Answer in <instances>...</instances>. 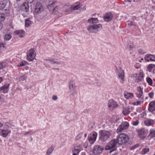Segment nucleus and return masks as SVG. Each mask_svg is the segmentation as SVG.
Instances as JSON below:
<instances>
[{
    "label": "nucleus",
    "mask_w": 155,
    "mask_h": 155,
    "mask_svg": "<svg viewBox=\"0 0 155 155\" xmlns=\"http://www.w3.org/2000/svg\"><path fill=\"white\" fill-rule=\"evenodd\" d=\"M62 6L57 2L55 1L48 6L47 8L49 11H51V14L58 17L62 16Z\"/></svg>",
    "instance_id": "1"
},
{
    "label": "nucleus",
    "mask_w": 155,
    "mask_h": 155,
    "mask_svg": "<svg viewBox=\"0 0 155 155\" xmlns=\"http://www.w3.org/2000/svg\"><path fill=\"white\" fill-rule=\"evenodd\" d=\"M116 139L117 140L118 144L120 145H123L127 143L129 140V137L126 134L121 133L117 136Z\"/></svg>",
    "instance_id": "2"
},
{
    "label": "nucleus",
    "mask_w": 155,
    "mask_h": 155,
    "mask_svg": "<svg viewBox=\"0 0 155 155\" xmlns=\"http://www.w3.org/2000/svg\"><path fill=\"white\" fill-rule=\"evenodd\" d=\"M99 138L103 142H105L108 140L111 135V133L109 131L101 130L99 132Z\"/></svg>",
    "instance_id": "3"
},
{
    "label": "nucleus",
    "mask_w": 155,
    "mask_h": 155,
    "mask_svg": "<svg viewBox=\"0 0 155 155\" xmlns=\"http://www.w3.org/2000/svg\"><path fill=\"white\" fill-rule=\"evenodd\" d=\"M102 28V25L101 24H94L88 27V30L90 32L97 33Z\"/></svg>",
    "instance_id": "4"
},
{
    "label": "nucleus",
    "mask_w": 155,
    "mask_h": 155,
    "mask_svg": "<svg viewBox=\"0 0 155 155\" xmlns=\"http://www.w3.org/2000/svg\"><path fill=\"white\" fill-rule=\"evenodd\" d=\"M118 144L117 140L115 139H113L110 141L106 145L105 147L106 150H109L114 148Z\"/></svg>",
    "instance_id": "5"
},
{
    "label": "nucleus",
    "mask_w": 155,
    "mask_h": 155,
    "mask_svg": "<svg viewBox=\"0 0 155 155\" xmlns=\"http://www.w3.org/2000/svg\"><path fill=\"white\" fill-rule=\"evenodd\" d=\"M44 8L42 4L39 2L36 3L35 7V12L36 14H39L43 12Z\"/></svg>",
    "instance_id": "6"
},
{
    "label": "nucleus",
    "mask_w": 155,
    "mask_h": 155,
    "mask_svg": "<svg viewBox=\"0 0 155 155\" xmlns=\"http://www.w3.org/2000/svg\"><path fill=\"white\" fill-rule=\"evenodd\" d=\"M129 126V124L128 122H123L118 127L117 130V133H120L123 130L127 129Z\"/></svg>",
    "instance_id": "7"
},
{
    "label": "nucleus",
    "mask_w": 155,
    "mask_h": 155,
    "mask_svg": "<svg viewBox=\"0 0 155 155\" xmlns=\"http://www.w3.org/2000/svg\"><path fill=\"white\" fill-rule=\"evenodd\" d=\"M76 85L75 81L73 80L70 81L69 83V89L71 95H74L75 94Z\"/></svg>",
    "instance_id": "8"
},
{
    "label": "nucleus",
    "mask_w": 155,
    "mask_h": 155,
    "mask_svg": "<svg viewBox=\"0 0 155 155\" xmlns=\"http://www.w3.org/2000/svg\"><path fill=\"white\" fill-rule=\"evenodd\" d=\"M97 135V133L95 132H92L90 134L89 138H88V139L91 144H93L96 141Z\"/></svg>",
    "instance_id": "9"
},
{
    "label": "nucleus",
    "mask_w": 155,
    "mask_h": 155,
    "mask_svg": "<svg viewBox=\"0 0 155 155\" xmlns=\"http://www.w3.org/2000/svg\"><path fill=\"white\" fill-rule=\"evenodd\" d=\"M35 50L34 49H30L29 51L28 54L27 56V59L29 61H32L35 58L36 54L34 53Z\"/></svg>",
    "instance_id": "10"
},
{
    "label": "nucleus",
    "mask_w": 155,
    "mask_h": 155,
    "mask_svg": "<svg viewBox=\"0 0 155 155\" xmlns=\"http://www.w3.org/2000/svg\"><path fill=\"white\" fill-rule=\"evenodd\" d=\"M117 75L122 80H124V71L120 67L117 69L116 71Z\"/></svg>",
    "instance_id": "11"
},
{
    "label": "nucleus",
    "mask_w": 155,
    "mask_h": 155,
    "mask_svg": "<svg viewBox=\"0 0 155 155\" xmlns=\"http://www.w3.org/2000/svg\"><path fill=\"white\" fill-rule=\"evenodd\" d=\"M104 149L103 147L99 145H97L94 146L93 150V152L95 154H97L101 153Z\"/></svg>",
    "instance_id": "12"
},
{
    "label": "nucleus",
    "mask_w": 155,
    "mask_h": 155,
    "mask_svg": "<svg viewBox=\"0 0 155 155\" xmlns=\"http://www.w3.org/2000/svg\"><path fill=\"white\" fill-rule=\"evenodd\" d=\"M137 92L136 93V96L137 97L139 98L140 99H144V97L143 95V89L140 86L137 87Z\"/></svg>",
    "instance_id": "13"
},
{
    "label": "nucleus",
    "mask_w": 155,
    "mask_h": 155,
    "mask_svg": "<svg viewBox=\"0 0 155 155\" xmlns=\"http://www.w3.org/2000/svg\"><path fill=\"white\" fill-rule=\"evenodd\" d=\"M9 84H6L0 87V93L5 94L8 93V87L9 86Z\"/></svg>",
    "instance_id": "14"
},
{
    "label": "nucleus",
    "mask_w": 155,
    "mask_h": 155,
    "mask_svg": "<svg viewBox=\"0 0 155 155\" xmlns=\"http://www.w3.org/2000/svg\"><path fill=\"white\" fill-rule=\"evenodd\" d=\"M113 15L111 13H106L103 17L104 20L106 22H109L111 21L112 19Z\"/></svg>",
    "instance_id": "15"
},
{
    "label": "nucleus",
    "mask_w": 155,
    "mask_h": 155,
    "mask_svg": "<svg viewBox=\"0 0 155 155\" xmlns=\"http://www.w3.org/2000/svg\"><path fill=\"white\" fill-rule=\"evenodd\" d=\"M108 107L110 109L115 108L117 106V104L114 100H110L108 103Z\"/></svg>",
    "instance_id": "16"
},
{
    "label": "nucleus",
    "mask_w": 155,
    "mask_h": 155,
    "mask_svg": "<svg viewBox=\"0 0 155 155\" xmlns=\"http://www.w3.org/2000/svg\"><path fill=\"white\" fill-rule=\"evenodd\" d=\"M148 110L150 112H152L155 110V101L150 102L149 104Z\"/></svg>",
    "instance_id": "17"
},
{
    "label": "nucleus",
    "mask_w": 155,
    "mask_h": 155,
    "mask_svg": "<svg viewBox=\"0 0 155 155\" xmlns=\"http://www.w3.org/2000/svg\"><path fill=\"white\" fill-rule=\"evenodd\" d=\"M135 75V77H137L135 80V82H136L140 81L143 78V74L142 72H140L139 74H136Z\"/></svg>",
    "instance_id": "18"
},
{
    "label": "nucleus",
    "mask_w": 155,
    "mask_h": 155,
    "mask_svg": "<svg viewBox=\"0 0 155 155\" xmlns=\"http://www.w3.org/2000/svg\"><path fill=\"white\" fill-rule=\"evenodd\" d=\"M145 59L147 61H155V57L153 55L151 54H147L145 57Z\"/></svg>",
    "instance_id": "19"
},
{
    "label": "nucleus",
    "mask_w": 155,
    "mask_h": 155,
    "mask_svg": "<svg viewBox=\"0 0 155 155\" xmlns=\"http://www.w3.org/2000/svg\"><path fill=\"white\" fill-rule=\"evenodd\" d=\"M99 21V20L97 18H91L88 20V22L91 24H96Z\"/></svg>",
    "instance_id": "20"
},
{
    "label": "nucleus",
    "mask_w": 155,
    "mask_h": 155,
    "mask_svg": "<svg viewBox=\"0 0 155 155\" xmlns=\"http://www.w3.org/2000/svg\"><path fill=\"white\" fill-rule=\"evenodd\" d=\"M16 35L20 38H23L25 36V31L22 30H16L15 31Z\"/></svg>",
    "instance_id": "21"
},
{
    "label": "nucleus",
    "mask_w": 155,
    "mask_h": 155,
    "mask_svg": "<svg viewBox=\"0 0 155 155\" xmlns=\"http://www.w3.org/2000/svg\"><path fill=\"white\" fill-rule=\"evenodd\" d=\"M74 150L73 152L77 153L78 154L81 151V146L79 144H74Z\"/></svg>",
    "instance_id": "22"
},
{
    "label": "nucleus",
    "mask_w": 155,
    "mask_h": 155,
    "mask_svg": "<svg viewBox=\"0 0 155 155\" xmlns=\"http://www.w3.org/2000/svg\"><path fill=\"white\" fill-rule=\"evenodd\" d=\"M1 134L2 137H6L8 134L10 133L11 132V130H1Z\"/></svg>",
    "instance_id": "23"
},
{
    "label": "nucleus",
    "mask_w": 155,
    "mask_h": 155,
    "mask_svg": "<svg viewBox=\"0 0 155 155\" xmlns=\"http://www.w3.org/2000/svg\"><path fill=\"white\" fill-rule=\"evenodd\" d=\"M22 10L24 12H27L29 9V7L27 3L24 2L21 6Z\"/></svg>",
    "instance_id": "24"
},
{
    "label": "nucleus",
    "mask_w": 155,
    "mask_h": 155,
    "mask_svg": "<svg viewBox=\"0 0 155 155\" xmlns=\"http://www.w3.org/2000/svg\"><path fill=\"white\" fill-rule=\"evenodd\" d=\"M144 123L146 126H150L154 124V121L153 120L148 119L145 120Z\"/></svg>",
    "instance_id": "25"
},
{
    "label": "nucleus",
    "mask_w": 155,
    "mask_h": 155,
    "mask_svg": "<svg viewBox=\"0 0 155 155\" xmlns=\"http://www.w3.org/2000/svg\"><path fill=\"white\" fill-rule=\"evenodd\" d=\"M130 112L129 109L127 107H124L123 109L122 113L125 115H126L129 114Z\"/></svg>",
    "instance_id": "26"
},
{
    "label": "nucleus",
    "mask_w": 155,
    "mask_h": 155,
    "mask_svg": "<svg viewBox=\"0 0 155 155\" xmlns=\"http://www.w3.org/2000/svg\"><path fill=\"white\" fill-rule=\"evenodd\" d=\"M155 68V65L153 64H150L148 65L147 67V69L149 72H153V69Z\"/></svg>",
    "instance_id": "27"
},
{
    "label": "nucleus",
    "mask_w": 155,
    "mask_h": 155,
    "mask_svg": "<svg viewBox=\"0 0 155 155\" xmlns=\"http://www.w3.org/2000/svg\"><path fill=\"white\" fill-rule=\"evenodd\" d=\"M124 97L127 99L131 98L133 97L134 95L132 94L126 93L124 94Z\"/></svg>",
    "instance_id": "28"
},
{
    "label": "nucleus",
    "mask_w": 155,
    "mask_h": 155,
    "mask_svg": "<svg viewBox=\"0 0 155 155\" xmlns=\"http://www.w3.org/2000/svg\"><path fill=\"white\" fill-rule=\"evenodd\" d=\"M7 63L5 62H0V69H2L6 67Z\"/></svg>",
    "instance_id": "29"
},
{
    "label": "nucleus",
    "mask_w": 155,
    "mask_h": 155,
    "mask_svg": "<svg viewBox=\"0 0 155 155\" xmlns=\"http://www.w3.org/2000/svg\"><path fill=\"white\" fill-rule=\"evenodd\" d=\"M134 47L133 43L132 41H130L128 43L127 48L129 50H132Z\"/></svg>",
    "instance_id": "30"
},
{
    "label": "nucleus",
    "mask_w": 155,
    "mask_h": 155,
    "mask_svg": "<svg viewBox=\"0 0 155 155\" xmlns=\"http://www.w3.org/2000/svg\"><path fill=\"white\" fill-rule=\"evenodd\" d=\"M54 149V148L52 146H51L48 149L46 152V154L48 155L50 154L53 152Z\"/></svg>",
    "instance_id": "31"
},
{
    "label": "nucleus",
    "mask_w": 155,
    "mask_h": 155,
    "mask_svg": "<svg viewBox=\"0 0 155 155\" xmlns=\"http://www.w3.org/2000/svg\"><path fill=\"white\" fill-rule=\"evenodd\" d=\"M149 136L152 138L155 137V130H151L149 134Z\"/></svg>",
    "instance_id": "32"
},
{
    "label": "nucleus",
    "mask_w": 155,
    "mask_h": 155,
    "mask_svg": "<svg viewBox=\"0 0 155 155\" xmlns=\"http://www.w3.org/2000/svg\"><path fill=\"white\" fill-rule=\"evenodd\" d=\"M31 25V21L29 19H26L25 20V26L28 27Z\"/></svg>",
    "instance_id": "33"
},
{
    "label": "nucleus",
    "mask_w": 155,
    "mask_h": 155,
    "mask_svg": "<svg viewBox=\"0 0 155 155\" xmlns=\"http://www.w3.org/2000/svg\"><path fill=\"white\" fill-rule=\"evenodd\" d=\"M12 37V36L10 34H7L5 35L4 37V39L7 41L10 39Z\"/></svg>",
    "instance_id": "34"
},
{
    "label": "nucleus",
    "mask_w": 155,
    "mask_h": 155,
    "mask_svg": "<svg viewBox=\"0 0 155 155\" xmlns=\"http://www.w3.org/2000/svg\"><path fill=\"white\" fill-rule=\"evenodd\" d=\"M147 81L150 85L151 86L153 84V81L152 79L150 77H147L146 78Z\"/></svg>",
    "instance_id": "35"
},
{
    "label": "nucleus",
    "mask_w": 155,
    "mask_h": 155,
    "mask_svg": "<svg viewBox=\"0 0 155 155\" xmlns=\"http://www.w3.org/2000/svg\"><path fill=\"white\" fill-rule=\"evenodd\" d=\"M72 10V5L68 6L66 8V9L65 10V12H71Z\"/></svg>",
    "instance_id": "36"
},
{
    "label": "nucleus",
    "mask_w": 155,
    "mask_h": 155,
    "mask_svg": "<svg viewBox=\"0 0 155 155\" xmlns=\"http://www.w3.org/2000/svg\"><path fill=\"white\" fill-rule=\"evenodd\" d=\"M149 149L148 148H144L142 150L141 153L143 154H145L147 152H149Z\"/></svg>",
    "instance_id": "37"
},
{
    "label": "nucleus",
    "mask_w": 155,
    "mask_h": 155,
    "mask_svg": "<svg viewBox=\"0 0 155 155\" xmlns=\"http://www.w3.org/2000/svg\"><path fill=\"white\" fill-rule=\"evenodd\" d=\"M128 25L131 26H136V23L133 21H128Z\"/></svg>",
    "instance_id": "38"
},
{
    "label": "nucleus",
    "mask_w": 155,
    "mask_h": 155,
    "mask_svg": "<svg viewBox=\"0 0 155 155\" xmlns=\"http://www.w3.org/2000/svg\"><path fill=\"white\" fill-rule=\"evenodd\" d=\"M80 7L79 5H77L75 6L72 5V10H76L79 9Z\"/></svg>",
    "instance_id": "39"
},
{
    "label": "nucleus",
    "mask_w": 155,
    "mask_h": 155,
    "mask_svg": "<svg viewBox=\"0 0 155 155\" xmlns=\"http://www.w3.org/2000/svg\"><path fill=\"white\" fill-rule=\"evenodd\" d=\"M27 76L25 75H23L21 76L19 79V80L20 81H23L25 80Z\"/></svg>",
    "instance_id": "40"
},
{
    "label": "nucleus",
    "mask_w": 155,
    "mask_h": 155,
    "mask_svg": "<svg viewBox=\"0 0 155 155\" xmlns=\"http://www.w3.org/2000/svg\"><path fill=\"white\" fill-rule=\"evenodd\" d=\"M83 135V134L82 133H81L80 134H78L76 137V140H79L81 137Z\"/></svg>",
    "instance_id": "41"
},
{
    "label": "nucleus",
    "mask_w": 155,
    "mask_h": 155,
    "mask_svg": "<svg viewBox=\"0 0 155 155\" xmlns=\"http://www.w3.org/2000/svg\"><path fill=\"white\" fill-rule=\"evenodd\" d=\"M5 19V17L4 14L0 13V21H4Z\"/></svg>",
    "instance_id": "42"
},
{
    "label": "nucleus",
    "mask_w": 155,
    "mask_h": 155,
    "mask_svg": "<svg viewBox=\"0 0 155 155\" xmlns=\"http://www.w3.org/2000/svg\"><path fill=\"white\" fill-rule=\"evenodd\" d=\"M26 62L25 61H22L21 62L20 64L18 65V66H23L26 65Z\"/></svg>",
    "instance_id": "43"
},
{
    "label": "nucleus",
    "mask_w": 155,
    "mask_h": 155,
    "mask_svg": "<svg viewBox=\"0 0 155 155\" xmlns=\"http://www.w3.org/2000/svg\"><path fill=\"white\" fill-rule=\"evenodd\" d=\"M4 47V44L2 43H0V53H1L3 50Z\"/></svg>",
    "instance_id": "44"
},
{
    "label": "nucleus",
    "mask_w": 155,
    "mask_h": 155,
    "mask_svg": "<svg viewBox=\"0 0 155 155\" xmlns=\"http://www.w3.org/2000/svg\"><path fill=\"white\" fill-rule=\"evenodd\" d=\"M143 99H140V101H137L136 103L137 104H136L138 105L140 104L141 103H143Z\"/></svg>",
    "instance_id": "45"
},
{
    "label": "nucleus",
    "mask_w": 155,
    "mask_h": 155,
    "mask_svg": "<svg viewBox=\"0 0 155 155\" xmlns=\"http://www.w3.org/2000/svg\"><path fill=\"white\" fill-rule=\"evenodd\" d=\"M5 5L3 3L0 4V10H3L5 7Z\"/></svg>",
    "instance_id": "46"
},
{
    "label": "nucleus",
    "mask_w": 155,
    "mask_h": 155,
    "mask_svg": "<svg viewBox=\"0 0 155 155\" xmlns=\"http://www.w3.org/2000/svg\"><path fill=\"white\" fill-rule=\"evenodd\" d=\"M149 96L150 98H153V97L154 93L153 92H151L149 93Z\"/></svg>",
    "instance_id": "47"
},
{
    "label": "nucleus",
    "mask_w": 155,
    "mask_h": 155,
    "mask_svg": "<svg viewBox=\"0 0 155 155\" xmlns=\"http://www.w3.org/2000/svg\"><path fill=\"white\" fill-rule=\"evenodd\" d=\"M95 85L98 87H100L101 85V82L99 81H97L95 83Z\"/></svg>",
    "instance_id": "48"
},
{
    "label": "nucleus",
    "mask_w": 155,
    "mask_h": 155,
    "mask_svg": "<svg viewBox=\"0 0 155 155\" xmlns=\"http://www.w3.org/2000/svg\"><path fill=\"white\" fill-rule=\"evenodd\" d=\"M83 146L85 148H87V140H85V142L83 143Z\"/></svg>",
    "instance_id": "49"
},
{
    "label": "nucleus",
    "mask_w": 155,
    "mask_h": 155,
    "mask_svg": "<svg viewBox=\"0 0 155 155\" xmlns=\"http://www.w3.org/2000/svg\"><path fill=\"white\" fill-rule=\"evenodd\" d=\"M139 121L138 120H136L135 121L133 122V124L134 126L137 125L139 123Z\"/></svg>",
    "instance_id": "50"
},
{
    "label": "nucleus",
    "mask_w": 155,
    "mask_h": 155,
    "mask_svg": "<svg viewBox=\"0 0 155 155\" xmlns=\"http://www.w3.org/2000/svg\"><path fill=\"white\" fill-rule=\"evenodd\" d=\"M144 132L143 130H140L139 131V134L140 135H143Z\"/></svg>",
    "instance_id": "51"
},
{
    "label": "nucleus",
    "mask_w": 155,
    "mask_h": 155,
    "mask_svg": "<svg viewBox=\"0 0 155 155\" xmlns=\"http://www.w3.org/2000/svg\"><path fill=\"white\" fill-rule=\"evenodd\" d=\"M139 53L141 54H143L146 53L145 52L143 51L142 50L140 49L139 51Z\"/></svg>",
    "instance_id": "52"
},
{
    "label": "nucleus",
    "mask_w": 155,
    "mask_h": 155,
    "mask_svg": "<svg viewBox=\"0 0 155 155\" xmlns=\"http://www.w3.org/2000/svg\"><path fill=\"white\" fill-rule=\"evenodd\" d=\"M52 99L54 101H56L58 99L57 96L56 95H53L52 97Z\"/></svg>",
    "instance_id": "53"
},
{
    "label": "nucleus",
    "mask_w": 155,
    "mask_h": 155,
    "mask_svg": "<svg viewBox=\"0 0 155 155\" xmlns=\"http://www.w3.org/2000/svg\"><path fill=\"white\" fill-rule=\"evenodd\" d=\"M48 61H49L50 62V63L51 64H54V62H55V61L53 60H47Z\"/></svg>",
    "instance_id": "54"
},
{
    "label": "nucleus",
    "mask_w": 155,
    "mask_h": 155,
    "mask_svg": "<svg viewBox=\"0 0 155 155\" xmlns=\"http://www.w3.org/2000/svg\"><path fill=\"white\" fill-rule=\"evenodd\" d=\"M27 2L29 3H31L33 2L34 1V0H26Z\"/></svg>",
    "instance_id": "55"
},
{
    "label": "nucleus",
    "mask_w": 155,
    "mask_h": 155,
    "mask_svg": "<svg viewBox=\"0 0 155 155\" xmlns=\"http://www.w3.org/2000/svg\"><path fill=\"white\" fill-rule=\"evenodd\" d=\"M31 133V131H29L26 132L25 133V134H24V135H27L30 134Z\"/></svg>",
    "instance_id": "56"
},
{
    "label": "nucleus",
    "mask_w": 155,
    "mask_h": 155,
    "mask_svg": "<svg viewBox=\"0 0 155 155\" xmlns=\"http://www.w3.org/2000/svg\"><path fill=\"white\" fill-rule=\"evenodd\" d=\"M94 125V122H93L92 124H91V125H89V127L90 128L93 127V126Z\"/></svg>",
    "instance_id": "57"
},
{
    "label": "nucleus",
    "mask_w": 155,
    "mask_h": 155,
    "mask_svg": "<svg viewBox=\"0 0 155 155\" xmlns=\"http://www.w3.org/2000/svg\"><path fill=\"white\" fill-rule=\"evenodd\" d=\"M5 126L9 127L10 126V124H9L8 123H5Z\"/></svg>",
    "instance_id": "58"
},
{
    "label": "nucleus",
    "mask_w": 155,
    "mask_h": 155,
    "mask_svg": "<svg viewBox=\"0 0 155 155\" xmlns=\"http://www.w3.org/2000/svg\"><path fill=\"white\" fill-rule=\"evenodd\" d=\"M54 64H55L57 65L60 64V63L59 62H58L57 61H55V62H54Z\"/></svg>",
    "instance_id": "59"
},
{
    "label": "nucleus",
    "mask_w": 155,
    "mask_h": 155,
    "mask_svg": "<svg viewBox=\"0 0 155 155\" xmlns=\"http://www.w3.org/2000/svg\"><path fill=\"white\" fill-rule=\"evenodd\" d=\"M2 24L0 22V30L2 29Z\"/></svg>",
    "instance_id": "60"
},
{
    "label": "nucleus",
    "mask_w": 155,
    "mask_h": 155,
    "mask_svg": "<svg viewBox=\"0 0 155 155\" xmlns=\"http://www.w3.org/2000/svg\"><path fill=\"white\" fill-rule=\"evenodd\" d=\"M3 126V124L1 123H0V128L2 127Z\"/></svg>",
    "instance_id": "61"
},
{
    "label": "nucleus",
    "mask_w": 155,
    "mask_h": 155,
    "mask_svg": "<svg viewBox=\"0 0 155 155\" xmlns=\"http://www.w3.org/2000/svg\"><path fill=\"white\" fill-rule=\"evenodd\" d=\"M2 81V78L0 77V83Z\"/></svg>",
    "instance_id": "62"
},
{
    "label": "nucleus",
    "mask_w": 155,
    "mask_h": 155,
    "mask_svg": "<svg viewBox=\"0 0 155 155\" xmlns=\"http://www.w3.org/2000/svg\"><path fill=\"white\" fill-rule=\"evenodd\" d=\"M153 73L155 74V68L153 69Z\"/></svg>",
    "instance_id": "63"
},
{
    "label": "nucleus",
    "mask_w": 155,
    "mask_h": 155,
    "mask_svg": "<svg viewBox=\"0 0 155 155\" xmlns=\"http://www.w3.org/2000/svg\"><path fill=\"white\" fill-rule=\"evenodd\" d=\"M78 154L77 153L73 152V155H76V154Z\"/></svg>",
    "instance_id": "64"
}]
</instances>
